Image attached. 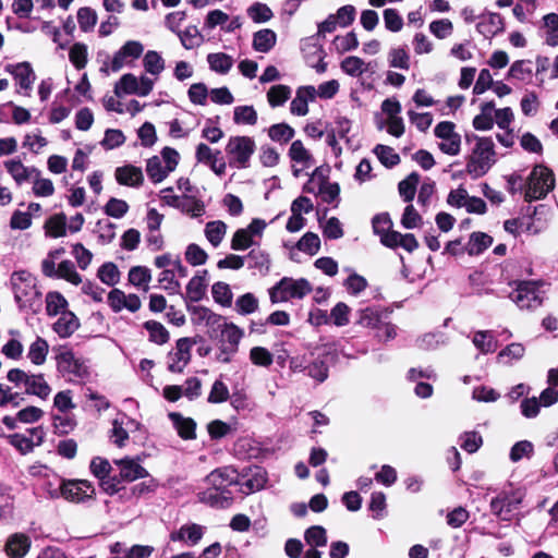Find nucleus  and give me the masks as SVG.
Here are the masks:
<instances>
[{"label": "nucleus", "mask_w": 558, "mask_h": 558, "mask_svg": "<svg viewBox=\"0 0 558 558\" xmlns=\"http://www.w3.org/2000/svg\"><path fill=\"white\" fill-rule=\"evenodd\" d=\"M236 482V472L232 468H220L210 472L204 480L207 486L197 493L201 502L211 507L225 508L230 505L227 488Z\"/></svg>", "instance_id": "obj_1"}, {"label": "nucleus", "mask_w": 558, "mask_h": 558, "mask_svg": "<svg viewBox=\"0 0 558 558\" xmlns=\"http://www.w3.org/2000/svg\"><path fill=\"white\" fill-rule=\"evenodd\" d=\"M475 146L473 147L466 166V172L477 179L488 172L496 162L495 145L490 137L474 136Z\"/></svg>", "instance_id": "obj_2"}, {"label": "nucleus", "mask_w": 558, "mask_h": 558, "mask_svg": "<svg viewBox=\"0 0 558 558\" xmlns=\"http://www.w3.org/2000/svg\"><path fill=\"white\" fill-rule=\"evenodd\" d=\"M57 369L68 381L81 383L88 378L86 361L71 349L63 348L56 356Z\"/></svg>", "instance_id": "obj_3"}, {"label": "nucleus", "mask_w": 558, "mask_h": 558, "mask_svg": "<svg viewBox=\"0 0 558 558\" xmlns=\"http://www.w3.org/2000/svg\"><path fill=\"white\" fill-rule=\"evenodd\" d=\"M524 492L509 486L504 488L490 501V511L501 521H510L518 513L524 499Z\"/></svg>", "instance_id": "obj_4"}, {"label": "nucleus", "mask_w": 558, "mask_h": 558, "mask_svg": "<svg viewBox=\"0 0 558 558\" xmlns=\"http://www.w3.org/2000/svg\"><path fill=\"white\" fill-rule=\"evenodd\" d=\"M555 186V177L550 169L543 165L533 168L524 184L526 202L544 198Z\"/></svg>", "instance_id": "obj_5"}, {"label": "nucleus", "mask_w": 558, "mask_h": 558, "mask_svg": "<svg viewBox=\"0 0 558 558\" xmlns=\"http://www.w3.org/2000/svg\"><path fill=\"white\" fill-rule=\"evenodd\" d=\"M7 378L16 386H23L26 395L35 396L40 400H47L51 395V387L44 374L26 373L20 368H12L8 372Z\"/></svg>", "instance_id": "obj_6"}, {"label": "nucleus", "mask_w": 558, "mask_h": 558, "mask_svg": "<svg viewBox=\"0 0 558 558\" xmlns=\"http://www.w3.org/2000/svg\"><path fill=\"white\" fill-rule=\"evenodd\" d=\"M313 290L311 282L305 278L294 279L283 277L269 290V298L272 303L301 300Z\"/></svg>", "instance_id": "obj_7"}, {"label": "nucleus", "mask_w": 558, "mask_h": 558, "mask_svg": "<svg viewBox=\"0 0 558 558\" xmlns=\"http://www.w3.org/2000/svg\"><path fill=\"white\" fill-rule=\"evenodd\" d=\"M225 149L231 167L245 169L250 166L251 158L256 150V144L250 136L235 135L229 137Z\"/></svg>", "instance_id": "obj_8"}, {"label": "nucleus", "mask_w": 558, "mask_h": 558, "mask_svg": "<svg viewBox=\"0 0 558 558\" xmlns=\"http://www.w3.org/2000/svg\"><path fill=\"white\" fill-rule=\"evenodd\" d=\"M179 153L170 147H165L161 156H153L147 160L146 172L150 181L155 184L162 182L179 163Z\"/></svg>", "instance_id": "obj_9"}, {"label": "nucleus", "mask_w": 558, "mask_h": 558, "mask_svg": "<svg viewBox=\"0 0 558 558\" xmlns=\"http://www.w3.org/2000/svg\"><path fill=\"white\" fill-rule=\"evenodd\" d=\"M50 498L63 497L70 502H85L95 496V487L87 480H63L60 487L49 490Z\"/></svg>", "instance_id": "obj_10"}, {"label": "nucleus", "mask_w": 558, "mask_h": 558, "mask_svg": "<svg viewBox=\"0 0 558 558\" xmlns=\"http://www.w3.org/2000/svg\"><path fill=\"white\" fill-rule=\"evenodd\" d=\"M541 281H521L510 294L512 302L521 310H533L542 305L545 291Z\"/></svg>", "instance_id": "obj_11"}, {"label": "nucleus", "mask_w": 558, "mask_h": 558, "mask_svg": "<svg viewBox=\"0 0 558 558\" xmlns=\"http://www.w3.org/2000/svg\"><path fill=\"white\" fill-rule=\"evenodd\" d=\"M11 283L16 302L21 306L32 305L39 296L36 278L26 270H17L11 277Z\"/></svg>", "instance_id": "obj_12"}, {"label": "nucleus", "mask_w": 558, "mask_h": 558, "mask_svg": "<svg viewBox=\"0 0 558 558\" xmlns=\"http://www.w3.org/2000/svg\"><path fill=\"white\" fill-rule=\"evenodd\" d=\"M155 85V81L147 75L135 76L132 73L123 74L114 85V94L117 97L125 95H137L146 97L150 94Z\"/></svg>", "instance_id": "obj_13"}, {"label": "nucleus", "mask_w": 558, "mask_h": 558, "mask_svg": "<svg viewBox=\"0 0 558 558\" xmlns=\"http://www.w3.org/2000/svg\"><path fill=\"white\" fill-rule=\"evenodd\" d=\"M203 317L207 318L208 323L217 324L220 331L219 342L221 345L230 347L231 351H238L239 343L244 335V331L233 323H227L222 318L206 308H202Z\"/></svg>", "instance_id": "obj_14"}, {"label": "nucleus", "mask_w": 558, "mask_h": 558, "mask_svg": "<svg viewBox=\"0 0 558 558\" xmlns=\"http://www.w3.org/2000/svg\"><path fill=\"white\" fill-rule=\"evenodd\" d=\"M434 134L440 140L438 148L446 155L457 156L461 150V136L456 132V125L450 121L439 122Z\"/></svg>", "instance_id": "obj_15"}, {"label": "nucleus", "mask_w": 558, "mask_h": 558, "mask_svg": "<svg viewBox=\"0 0 558 558\" xmlns=\"http://www.w3.org/2000/svg\"><path fill=\"white\" fill-rule=\"evenodd\" d=\"M194 341L191 338H180L175 347L167 355V367L171 373L180 374L189 365L192 357Z\"/></svg>", "instance_id": "obj_16"}, {"label": "nucleus", "mask_w": 558, "mask_h": 558, "mask_svg": "<svg viewBox=\"0 0 558 558\" xmlns=\"http://www.w3.org/2000/svg\"><path fill=\"white\" fill-rule=\"evenodd\" d=\"M144 52V45L138 40L125 41L118 51L114 52L110 62L112 72H118L126 65L133 64Z\"/></svg>", "instance_id": "obj_17"}, {"label": "nucleus", "mask_w": 558, "mask_h": 558, "mask_svg": "<svg viewBox=\"0 0 558 558\" xmlns=\"http://www.w3.org/2000/svg\"><path fill=\"white\" fill-rule=\"evenodd\" d=\"M288 156L294 163L292 171L293 175L296 178L300 177L303 170L313 167L315 163L313 155L305 148L303 142L300 140H295L291 143Z\"/></svg>", "instance_id": "obj_18"}, {"label": "nucleus", "mask_w": 558, "mask_h": 558, "mask_svg": "<svg viewBox=\"0 0 558 558\" xmlns=\"http://www.w3.org/2000/svg\"><path fill=\"white\" fill-rule=\"evenodd\" d=\"M107 301L114 313H119L123 310L135 313L142 307V301L138 295L133 293L125 294L122 290L117 288L108 293Z\"/></svg>", "instance_id": "obj_19"}, {"label": "nucleus", "mask_w": 558, "mask_h": 558, "mask_svg": "<svg viewBox=\"0 0 558 558\" xmlns=\"http://www.w3.org/2000/svg\"><path fill=\"white\" fill-rule=\"evenodd\" d=\"M316 98V88L314 86H300L294 98L290 102V113L296 117H304L308 113V102Z\"/></svg>", "instance_id": "obj_20"}, {"label": "nucleus", "mask_w": 558, "mask_h": 558, "mask_svg": "<svg viewBox=\"0 0 558 558\" xmlns=\"http://www.w3.org/2000/svg\"><path fill=\"white\" fill-rule=\"evenodd\" d=\"M114 179L120 185L137 189L144 182V174L140 167L124 165L116 168Z\"/></svg>", "instance_id": "obj_21"}, {"label": "nucleus", "mask_w": 558, "mask_h": 558, "mask_svg": "<svg viewBox=\"0 0 558 558\" xmlns=\"http://www.w3.org/2000/svg\"><path fill=\"white\" fill-rule=\"evenodd\" d=\"M114 464L119 468V476L122 481L133 482L148 475L137 459L123 458L114 460Z\"/></svg>", "instance_id": "obj_22"}, {"label": "nucleus", "mask_w": 558, "mask_h": 558, "mask_svg": "<svg viewBox=\"0 0 558 558\" xmlns=\"http://www.w3.org/2000/svg\"><path fill=\"white\" fill-rule=\"evenodd\" d=\"M356 325L376 331L384 318H389V314L379 307H365L356 312Z\"/></svg>", "instance_id": "obj_23"}, {"label": "nucleus", "mask_w": 558, "mask_h": 558, "mask_svg": "<svg viewBox=\"0 0 558 558\" xmlns=\"http://www.w3.org/2000/svg\"><path fill=\"white\" fill-rule=\"evenodd\" d=\"M205 527L196 523L183 524L178 531L170 534L172 542H183L187 546L196 545L204 535Z\"/></svg>", "instance_id": "obj_24"}, {"label": "nucleus", "mask_w": 558, "mask_h": 558, "mask_svg": "<svg viewBox=\"0 0 558 558\" xmlns=\"http://www.w3.org/2000/svg\"><path fill=\"white\" fill-rule=\"evenodd\" d=\"M138 425L140 424L135 420L130 418L125 415H123L121 418H116L112 422L110 438L112 439L114 445L121 448L125 446V442L129 439L128 429H131L133 427L137 428Z\"/></svg>", "instance_id": "obj_25"}, {"label": "nucleus", "mask_w": 558, "mask_h": 558, "mask_svg": "<svg viewBox=\"0 0 558 558\" xmlns=\"http://www.w3.org/2000/svg\"><path fill=\"white\" fill-rule=\"evenodd\" d=\"M168 416L182 439L193 440L196 438V422L192 417L183 416L178 412H170Z\"/></svg>", "instance_id": "obj_26"}, {"label": "nucleus", "mask_w": 558, "mask_h": 558, "mask_svg": "<svg viewBox=\"0 0 558 558\" xmlns=\"http://www.w3.org/2000/svg\"><path fill=\"white\" fill-rule=\"evenodd\" d=\"M31 548V538L23 533H14L5 543V554L10 558H23Z\"/></svg>", "instance_id": "obj_27"}, {"label": "nucleus", "mask_w": 558, "mask_h": 558, "mask_svg": "<svg viewBox=\"0 0 558 558\" xmlns=\"http://www.w3.org/2000/svg\"><path fill=\"white\" fill-rule=\"evenodd\" d=\"M5 71L11 73L22 89H31L35 82V73L28 62L8 64Z\"/></svg>", "instance_id": "obj_28"}, {"label": "nucleus", "mask_w": 558, "mask_h": 558, "mask_svg": "<svg viewBox=\"0 0 558 558\" xmlns=\"http://www.w3.org/2000/svg\"><path fill=\"white\" fill-rule=\"evenodd\" d=\"M80 327V320L75 316L74 313L70 311H63L60 317L52 325L53 331L60 338H69L72 336Z\"/></svg>", "instance_id": "obj_29"}, {"label": "nucleus", "mask_w": 558, "mask_h": 558, "mask_svg": "<svg viewBox=\"0 0 558 558\" xmlns=\"http://www.w3.org/2000/svg\"><path fill=\"white\" fill-rule=\"evenodd\" d=\"M292 89L284 84H276L269 87L266 93V99L270 108H279L286 105L291 98Z\"/></svg>", "instance_id": "obj_30"}, {"label": "nucleus", "mask_w": 558, "mask_h": 558, "mask_svg": "<svg viewBox=\"0 0 558 558\" xmlns=\"http://www.w3.org/2000/svg\"><path fill=\"white\" fill-rule=\"evenodd\" d=\"M4 167L17 185H21L31 179L34 173L38 174V170L36 168H27L21 160H7L4 162Z\"/></svg>", "instance_id": "obj_31"}, {"label": "nucleus", "mask_w": 558, "mask_h": 558, "mask_svg": "<svg viewBox=\"0 0 558 558\" xmlns=\"http://www.w3.org/2000/svg\"><path fill=\"white\" fill-rule=\"evenodd\" d=\"M505 28L504 19L498 13H488L483 21L477 24V29L484 36H494Z\"/></svg>", "instance_id": "obj_32"}, {"label": "nucleus", "mask_w": 558, "mask_h": 558, "mask_svg": "<svg viewBox=\"0 0 558 558\" xmlns=\"http://www.w3.org/2000/svg\"><path fill=\"white\" fill-rule=\"evenodd\" d=\"M128 280L133 287L147 292L149 290L151 272L145 266H134L129 270Z\"/></svg>", "instance_id": "obj_33"}, {"label": "nucleus", "mask_w": 558, "mask_h": 558, "mask_svg": "<svg viewBox=\"0 0 558 558\" xmlns=\"http://www.w3.org/2000/svg\"><path fill=\"white\" fill-rule=\"evenodd\" d=\"M227 225L221 220H214L206 223L204 229V234L206 240L214 246L218 247L226 234H227Z\"/></svg>", "instance_id": "obj_34"}, {"label": "nucleus", "mask_w": 558, "mask_h": 558, "mask_svg": "<svg viewBox=\"0 0 558 558\" xmlns=\"http://www.w3.org/2000/svg\"><path fill=\"white\" fill-rule=\"evenodd\" d=\"M277 41V35L269 28H264L253 35V48L258 52L270 51Z\"/></svg>", "instance_id": "obj_35"}, {"label": "nucleus", "mask_w": 558, "mask_h": 558, "mask_svg": "<svg viewBox=\"0 0 558 558\" xmlns=\"http://www.w3.org/2000/svg\"><path fill=\"white\" fill-rule=\"evenodd\" d=\"M48 352V342L41 337H36L28 348L27 357L34 365H43L47 360Z\"/></svg>", "instance_id": "obj_36"}, {"label": "nucleus", "mask_w": 558, "mask_h": 558, "mask_svg": "<svg viewBox=\"0 0 558 558\" xmlns=\"http://www.w3.org/2000/svg\"><path fill=\"white\" fill-rule=\"evenodd\" d=\"M258 114L251 105L236 106L233 109V122L238 125L253 126L257 123Z\"/></svg>", "instance_id": "obj_37"}, {"label": "nucleus", "mask_w": 558, "mask_h": 558, "mask_svg": "<svg viewBox=\"0 0 558 558\" xmlns=\"http://www.w3.org/2000/svg\"><path fill=\"white\" fill-rule=\"evenodd\" d=\"M143 66L147 74L158 77L165 70V60L155 50H148L143 58Z\"/></svg>", "instance_id": "obj_38"}, {"label": "nucleus", "mask_w": 558, "mask_h": 558, "mask_svg": "<svg viewBox=\"0 0 558 558\" xmlns=\"http://www.w3.org/2000/svg\"><path fill=\"white\" fill-rule=\"evenodd\" d=\"M267 483V473L262 468L252 470L250 477L242 483V492L252 494L265 487Z\"/></svg>", "instance_id": "obj_39"}, {"label": "nucleus", "mask_w": 558, "mask_h": 558, "mask_svg": "<svg viewBox=\"0 0 558 558\" xmlns=\"http://www.w3.org/2000/svg\"><path fill=\"white\" fill-rule=\"evenodd\" d=\"M267 133L272 142L279 144H287L295 135L294 129L284 122L270 125L267 130Z\"/></svg>", "instance_id": "obj_40"}, {"label": "nucleus", "mask_w": 558, "mask_h": 558, "mask_svg": "<svg viewBox=\"0 0 558 558\" xmlns=\"http://www.w3.org/2000/svg\"><path fill=\"white\" fill-rule=\"evenodd\" d=\"M340 66L345 74L352 77H359L368 71L369 63H365L359 57L350 56L342 60Z\"/></svg>", "instance_id": "obj_41"}, {"label": "nucleus", "mask_w": 558, "mask_h": 558, "mask_svg": "<svg viewBox=\"0 0 558 558\" xmlns=\"http://www.w3.org/2000/svg\"><path fill=\"white\" fill-rule=\"evenodd\" d=\"M493 243L490 235L483 232H473L466 244V251L470 255H478L489 247Z\"/></svg>", "instance_id": "obj_42"}, {"label": "nucleus", "mask_w": 558, "mask_h": 558, "mask_svg": "<svg viewBox=\"0 0 558 558\" xmlns=\"http://www.w3.org/2000/svg\"><path fill=\"white\" fill-rule=\"evenodd\" d=\"M472 342L483 354L492 353L497 349V341L490 331L475 332Z\"/></svg>", "instance_id": "obj_43"}, {"label": "nucleus", "mask_w": 558, "mask_h": 558, "mask_svg": "<svg viewBox=\"0 0 558 558\" xmlns=\"http://www.w3.org/2000/svg\"><path fill=\"white\" fill-rule=\"evenodd\" d=\"M178 36L185 49L199 47L204 43V36L195 25L187 26L184 32L178 33Z\"/></svg>", "instance_id": "obj_44"}, {"label": "nucleus", "mask_w": 558, "mask_h": 558, "mask_svg": "<svg viewBox=\"0 0 558 558\" xmlns=\"http://www.w3.org/2000/svg\"><path fill=\"white\" fill-rule=\"evenodd\" d=\"M533 75L532 62L518 60L509 69L508 76L522 82H530Z\"/></svg>", "instance_id": "obj_45"}, {"label": "nucleus", "mask_w": 558, "mask_h": 558, "mask_svg": "<svg viewBox=\"0 0 558 558\" xmlns=\"http://www.w3.org/2000/svg\"><path fill=\"white\" fill-rule=\"evenodd\" d=\"M207 61L213 71L221 74L228 73L233 65L232 58L223 52L209 53Z\"/></svg>", "instance_id": "obj_46"}, {"label": "nucleus", "mask_w": 558, "mask_h": 558, "mask_svg": "<svg viewBox=\"0 0 558 558\" xmlns=\"http://www.w3.org/2000/svg\"><path fill=\"white\" fill-rule=\"evenodd\" d=\"M144 328L148 331V337L151 342L159 345L168 342L169 332L161 323L148 320L144 324Z\"/></svg>", "instance_id": "obj_47"}, {"label": "nucleus", "mask_w": 558, "mask_h": 558, "mask_svg": "<svg viewBox=\"0 0 558 558\" xmlns=\"http://www.w3.org/2000/svg\"><path fill=\"white\" fill-rule=\"evenodd\" d=\"M120 276L118 266L112 262L105 263L97 271L98 279L109 287L116 286L120 281Z\"/></svg>", "instance_id": "obj_48"}, {"label": "nucleus", "mask_w": 558, "mask_h": 558, "mask_svg": "<svg viewBox=\"0 0 558 558\" xmlns=\"http://www.w3.org/2000/svg\"><path fill=\"white\" fill-rule=\"evenodd\" d=\"M68 301L59 292H49L46 295V312L49 316L61 315L63 311H66Z\"/></svg>", "instance_id": "obj_49"}, {"label": "nucleus", "mask_w": 558, "mask_h": 558, "mask_svg": "<svg viewBox=\"0 0 558 558\" xmlns=\"http://www.w3.org/2000/svg\"><path fill=\"white\" fill-rule=\"evenodd\" d=\"M179 209L192 218L202 217L205 214V204L192 196H182Z\"/></svg>", "instance_id": "obj_50"}, {"label": "nucleus", "mask_w": 558, "mask_h": 558, "mask_svg": "<svg viewBox=\"0 0 558 558\" xmlns=\"http://www.w3.org/2000/svg\"><path fill=\"white\" fill-rule=\"evenodd\" d=\"M46 233L52 238L64 236L66 233V218L63 214L50 217L45 223Z\"/></svg>", "instance_id": "obj_51"}, {"label": "nucleus", "mask_w": 558, "mask_h": 558, "mask_svg": "<svg viewBox=\"0 0 558 558\" xmlns=\"http://www.w3.org/2000/svg\"><path fill=\"white\" fill-rule=\"evenodd\" d=\"M129 209V204L124 199L117 197H110L104 206L105 214L114 219L123 218Z\"/></svg>", "instance_id": "obj_52"}, {"label": "nucleus", "mask_w": 558, "mask_h": 558, "mask_svg": "<svg viewBox=\"0 0 558 558\" xmlns=\"http://www.w3.org/2000/svg\"><path fill=\"white\" fill-rule=\"evenodd\" d=\"M211 293L214 300L222 306L229 307L232 304V291L228 283L218 281L213 284Z\"/></svg>", "instance_id": "obj_53"}, {"label": "nucleus", "mask_w": 558, "mask_h": 558, "mask_svg": "<svg viewBox=\"0 0 558 558\" xmlns=\"http://www.w3.org/2000/svg\"><path fill=\"white\" fill-rule=\"evenodd\" d=\"M56 278L64 279L74 286L82 283V277L76 271L75 266L71 260H62L59 264Z\"/></svg>", "instance_id": "obj_54"}, {"label": "nucleus", "mask_w": 558, "mask_h": 558, "mask_svg": "<svg viewBox=\"0 0 558 558\" xmlns=\"http://www.w3.org/2000/svg\"><path fill=\"white\" fill-rule=\"evenodd\" d=\"M543 21L546 29V44L551 47L558 46V14H546Z\"/></svg>", "instance_id": "obj_55"}, {"label": "nucleus", "mask_w": 558, "mask_h": 558, "mask_svg": "<svg viewBox=\"0 0 558 558\" xmlns=\"http://www.w3.org/2000/svg\"><path fill=\"white\" fill-rule=\"evenodd\" d=\"M296 247L311 256L318 253L320 248V239L314 232H306L296 243Z\"/></svg>", "instance_id": "obj_56"}, {"label": "nucleus", "mask_w": 558, "mask_h": 558, "mask_svg": "<svg viewBox=\"0 0 558 558\" xmlns=\"http://www.w3.org/2000/svg\"><path fill=\"white\" fill-rule=\"evenodd\" d=\"M304 539L312 547H324L327 544L326 530L320 525H313L305 531Z\"/></svg>", "instance_id": "obj_57"}, {"label": "nucleus", "mask_w": 558, "mask_h": 558, "mask_svg": "<svg viewBox=\"0 0 558 558\" xmlns=\"http://www.w3.org/2000/svg\"><path fill=\"white\" fill-rule=\"evenodd\" d=\"M234 307L240 315H250L257 311L258 300L253 293L248 292L236 299Z\"/></svg>", "instance_id": "obj_58"}, {"label": "nucleus", "mask_w": 558, "mask_h": 558, "mask_svg": "<svg viewBox=\"0 0 558 558\" xmlns=\"http://www.w3.org/2000/svg\"><path fill=\"white\" fill-rule=\"evenodd\" d=\"M350 307L343 303H337L330 311L329 322H331L337 327H343L350 322Z\"/></svg>", "instance_id": "obj_59"}, {"label": "nucleus", "mask_w": 558, "mask_h": 558, "mask_svg": "<svg viewBox=\"0 0 558 558\" xmlns=\"http://www.w3.org/2000/svg\"><path fill=\"white\" fill-rule=\"evenodd\" d=\"M388 62L391 68L401 70L410 69V56L404 48H392L388 53Z\"/></svg>", "instance_id": "obj_60"}, {"label": "nucleus", "mask_w": 558, "mask_h": 558, "mask_svg": "<svg viewBox=\"0 0 558 558\" xmlns=\"http://www.w3.org/2000/svg\"><path fill=\"white\" fill-rule=\"evenodd\" d=\"M420 177L417 173L412 172L404 180L399 183V193L400 196L405 202H411L414 198L416 185L418 183Z\"/></svg>", "instance_id": "obj_61"}, {"label": "nucleus", "mask_w": 558, "mask_h": 558, "mask_svg": "<svg viewBox=\"0 0 558 558\" xmlns=\"http://www.w3.org/2000/svg\"><path fill=\"white\" fill-rule=\"evenodd\" d=\"M247 259L250 260V267L258 269L259 272L266 274L270 268L269 255L260 250H252Z\"/></svg>", "instance_id": "obj_62"}, {"label": "nucleus", "mask_w": 558, "mask_h": 558, "mask_svg": "<svg viewBox=\"0 0 558 558\" xmlns=\"http://www.w3.org/2000/svg\"><path fill=\"white\" fill-rule=\"evenodd\" d=\"M247 15L255 23H265L272 19L274 13L268 5L255 2L247 8Z\"/></svg>", "instance_id": "obj_63"}, {"label": "nucleus", "mask_w": 558, "mask_h": 558, "mask_svg": "<svg viewBox=\"0 0 558 558\" xmlns=\"http://www.w3.org/2000/svg\"><path fill=\"white\" fill-rule=\"evenodd\" d=\"M250 361L260 367H269L274 362L271 352L264 347H253L250 350Z\"/></svg>", "instance_id": "obj_64"}]
</instances>
